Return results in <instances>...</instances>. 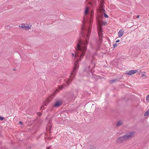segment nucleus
<instances>
[{
  "label": "nucleus",
  "instance_id": "obj_29",
  "mask_svg": "<svg viewBox=\"0 0 149 149\" xmlns=\"http://www.w3.org/2000/svg\"><path fill=\"white\" fill-rule=\"evenodd\" d=\"M92 14H91V17H92Z\"/></svg>",
  "mask_w": 149,
  "mask_h": 149
},
{
  "label": "nucleus",
  "instance_id": "obj_2",
  "mask_svg": "<svg viewBox=\"0 0 149 149\" xmlns=\"http://www.w3.org/2000/svg\"><path fill=\"white\" fill-rule=\"evenodd\" d=\"M133 134V132L127 133L123 136L119 137L116 140V142L119 144L122 143L124 141L127 140L132 137Z\"/></svg>",
  "mask_w": 149,
  "mask_h": 149
},
{
  "label": "nucleus",
  "instance_id": "obj_24",
  "mask_svg": "<svg viewBox=\"0 0 149 149\" xmlns=\"http://www.w3.org/2000/svg\"><path fill=\"white\" fill-rule=\"evenodd\" d=\"M139 15H138L137 16V18H139Z\"/></svg>",
  "mask_w": 149,
  "mask_h": 149
},
{
  "label": "nucleus",
  "instance_id": "obj_22",
  "mask_svg": "<svg viewBox=\"0 0 149 149\" xmlns=\"http://www.w3.org/2000/svg\"><path fill=\"white\" fill-rule=\"evenodd\" d=\"M95 149V148L93 146L92 148H91L90 149Z\"/></svg>",
  "mask_w": 149,
  "mask_h": 149
},
{
  "label": "nucleus",
  "instance_id": "obj_7",
  "mask_svg": "<svg viewBox=\"0 0 149 149\" xmlns=\"http://www.w3.org/2000/svg\"><path fill=\"white\" fill-rule=\"evenodd\" d=\"M122 124V121L121 120H119L118 121L117 124L116 125V127H119Z\"/></svg>",
  "mask_w": 149,
  "mask_h": 149
},
{
  "label": "nucleus",
  "instance_id": "obj_27",
  "mask_svg": "<svg viewBox=\"0 0 149 149\" xmlns=\"http://www.w3.org/2000/svg\"><path fill=\"white\" fill-rule=\"evenodd\" d=\"M90 68V66H89L88 67V69H89Z\"/></svg>",
  "mask_w": 149,
  "mask_h": 149
},
{
  "label": "nucleus",
  "instance_id": "obj_11",
  "mask_svg": "<svg viewBox=\"0 0 149 149\" xmlns=\"http://www.w3.org/2000/svg\"><path fill=\"white\" fill-rule=\"evenodd\" d=\"M89 11V8L88 7H87L85 9V15H87V14L88 13Z\"/></svg>",
  "mask_w": 149,
  "mask_h": 149
},
{
  "label": "nucleus",
  "instance_id": "obj_6",
  "mask_svg": "<svg viewBox=\"0 0 149 149\" xmlns=\"http://www.w3.org/2000/svg\"><path fill=\"white\" fill-rule=\"evenodd\" d=\"M124 33V31L123 30H120L118 33V37L119 38L121 37Z\"/></svg>",
  "mask_w": 149,
  "mask_h": 149
},
{
  "label": "nucleus",
  "instance_id": "obj_16",
  "mask_svg": "<svg viewBox=\"0 0 149 149\" xmlns=\"http://www.w3.org/2000/svg\"><path fill=\"white\" fill-rule=\"evenodd\" d=\"M47 104H45L44 105H43L42 107H41V109H42V108H45V107L46 106Z\"/></svg>",
  "mask_w": 149,
  "mask_h": 149
},
{
  "label": "nucleus",
  "instance_id": "obj_30",
  "mask_svg": "<svg viewBox=\"0 0 149 149\" xmlns=\"http://www.w3.org/2000/svg\"><path fill=\"white\" fill-rule=\"evenodd\" d=\"M76 54L74 56L75 57L76 56Z\"/></svg>",
  "mask_w": 149,
  "mask_h": 149
},
{
  "label": "nucleus",
  "instance_id": "obj_9",
  "mask_svg": "<svg viewBox=\"0 0 149 149\" xmlns=\"http://www.w3.org/2000/svg\"><path fill=\"white\" fill-rule=\"evenodd\" d=\"M19 27L20 28H22L23 29L25 30L26 25L25 24H22L21 25L19 26Z\"/></svg>",
  "mask_w": 149,
  "mask_h": 149
},
{
  "label": "nucleus",
  "instance_id": "obj_10",
  "mask_svg": "<svg viewBox=\"0 0 149 149\" xmlns=\"http://www.w3.org/2000/svg\"><path fill=\"white\" fill-rule=\"evenodd\" d=\"M118 81V79H114L113 80H111L110 82L111 83H113L114 82Z\"/></svg>",
  "mask_w": 149,
  "mask_h": 149
},
{
  "label": "nucleus",
  "instance_id": "obj_20",
  "mask_svg": "<svg viewBox=\"0 0 149 149\" xmlns=\"http://www.w3.org/2000/svg\"><path fill=\"white\" fill-rule=\"evenodd\" d=\"M19 123L21 125H22V124H23L22 123L21 121H19Z\"/></svg>",
  "mask_w": 149,
  "mask_h": 149
},
{
  "label": "nucleus",
  "instance_id": "obj_19",
  "mask_svg": "<svg viewBox=\"0 0 149 149\" xmlns=\"http://www.w3.org/2000/svg\"><path fill=\"white\" fill-rule=\"evenodd\" d=\"M4 119V118L0 116V120H3Z\"/></svg>",
  "mask_w": 149,
  "mask_h": 149
},
{
  "label": "nucleus",
  "instance_id": "obj_18",
  "mask_svg": "<svg viewBox=\"0 0 149 149\" xmlns=\"http://www.w3.org/2000/svg\"><path fill=\"white\" fill-rule=\"evenodd\" d=\"M117 45L116 43H115L113 44V46L114 48H115L116 47Z\"/></svg>",
  "mask_w": 149,
  "mask_h": 149
},
{
  "label": "nucleus",
  "instance_id": "obj_21",
  "mask_svg": "<svg viewBox=\"0 0 149 149\" xmlns=\"http://www.w3.org/2000/svg\"><path fill=\"white\" fill-rule=\"evenodd\" d=\"M120 42V40H117L116 41V42Z\"/></svg>",
  "mask_w": 149,
  "mask_h": 149
},
{
  "label": "nucleus",
  "instance_id": "obj_13",
  "mask_svg": "<svg viewBox=\"0 0 149 149\" xmlns=\"http://www.w3.org/2000/svg\"><path fill=\"white\" fill-rule=\"evenodd\" d=\"M146 100L147 102H149V94L147 96Z\"/></svg>",
  "mask_w": 149,
  "mask_h": 149
},
{
  "label": "nucleus",
  "instance_id": "obj_14",
  "mask_svg": "<svg viewBox=\"0 0 149 149\" xmlns=\"http://www.w3.org/2000/svg\"><path fill=\"white\" fill-rule=\"evenodd\" d=\"M30 29V27L29 26H26V28H25V30H26V29Z\"/></svg>",
  "mask_w": 149,
  "mask_h": 149
},
{
  "label": "nucleus",
  "instance_id": "obj_25",
  "mask_svg": "<svg viewBox=\"0 0 149 149\" xmlns=\"http://www.w3.org/2000/svg\"><path fill=\"white\" fill-rule=\"evenodd\" d=\"M72 56H74V54L73 53H72Z\"/></svg>",
  "mask_w": 149,
  "mask_h": 149
},
{
  "label": "nucleus",
  "instance_id": "obj_17",
  "mask_svg": "<svg viewBox=\"0 0 149 149\" xmlns=\"http://www.w3.org/2000/svg\"><path fill=\"white\" fill-rule=\"evenodd\" d=\"M104 16L106 18H107L108 17V15L106 14L105 13H104Z\"/></svg>",
  "mask_w": 149,
  "mask_h": 149
},
{
  "label": "nucleus",
  "instance_id": "obj_4",
  "mask_svg": "<svg viewBox=\"0 0 149 149\" xmlns=\"http://www.w3.org/2000/svg\"><path fill=\"white\" fill-rule=\"evenodd\" d=\"M62 104V102L60 101H57L54 104L53 107H57L61 105Z\"/></svg>",
  "mask_w": 149,
  "mask_h": 149
},
{
  "label": "nucleus",
  "instance_id": "obj_23",
  "mask_svg": "<svg viewBox=\"0 0 149 149\" xmlns=\"http://www.w3.org/2000/svg\"><path fill=\"white\" fill-rule=\"evenodd\" d=\"M47 149H51L50 147H48V148H47Z\"/></svg>",
  "mask_w": 149,
  "mask_h": 149
},
{
  "label": "nucleus",
  "instance_id": "obj_3",
  "mask_svg": "<svg viewBox=\"0 0 149 149\" xmlns=\"http://www.w3.org/2000/svg\"><path fill=\"white\" fill-rule=\"evenodd\" d=\"M137 72V70H130L127 71L126 74H127L128 75H131L134 74L135 73Z\"/></svg>",
  "mask_w": 149,
  "mask_h": 149
},
{
  "label": "nucleus",
  "instance_id": "obj_1",
  "mask_svg": "<svg viewBox=\"0 0 149 149\" xmlns=\"http://www.w3.org/2000/svg\"><path fill=\"white\" fill-rule=\"evenodd\" d=\"M81 31V35L85 38V40L82 41L81 40H79L77 45V47L76 48V51L79 53V55H80V56L79 59L77 60L74 63V68L72 71L71 73V75L70 76V77L68 79L65 81V84L59 87V88L60 90L62 89L64 87L69 85L71 83L75 75L79 68L78 62L81 60L85 54L87 49L86 45L88 43V38L90 36L91 33V29L90 27L88 29H86L84 27H83L82 28Z\"/></svg>",
  "mask_w": 149,
  "mask_h": 149
},
{
  "label": "nucleus",
  "instance_id": "obj_28",
  "mask_svg": "<svg viewBox=\"0 0 149 149\" xmlns=\"http://www.w3.org/2000/svg\"><path fill=\"white\" fill-rule=\"evenodd\" d=\"M16 70V69H13V70Z\"/></svg>",
  "mask_w": 149,
  "mask_h": 149
},
{
  "label": "nucleus",
  "instance_id": "obj_15",
  "mask_svg": "<svg viewBox=\"0 0 149 149\" xmlns=\"http://www.w3.org/2000/svg\"><path fill=\"white\" fill-rule=\"evenodd\" d=\"M37 114L38 115V116L40 117L42 115V114L40 112H38L37 113Z\"/></svg>",
  "mask_w": 149,
  "mask_h": 149
},
{
  "label": "nucleus",
  "instance_id": "obj_26",
  "mask_svg": "<svg viewBox=\"0 0 149 149\" xmlns=\"http://www.w3.org/2000/svg\"><path fill=\"white\" fill-rule=\"evenodd\" d=\"M91 22H91V21H90V25H91Z\"/></svg>",
  "mask_w": 149,
  "mask_h": 149
},
{
  "label": "nucleus",
  "instance_id": "obj_5",
  "mask_svg": "<svg viewBox=\"0 0 149 149\" xmlns=\"http://www.w3.org/2000/svg\"><path fill=\"white\" fill-rule=\"evenodd\" d=\"M78 92V90L76 89L75 91V94H74L73 93H70V96L72 98H74L76 97V95L77 94Z\"/></svg>",
  "mask_w": 149,
  "mask_h": 149
},
{
  "label": "nucleus",
  "instance_id": "obj_8",
  "mask_svg": "<svg viewBox=\"0 0 149 149\" xmlns=\"http://www.w3.org/2000/svg\"><path fill=\"white\" fill-rule=\"evenodd\" d=\"M102 29H101V28H100V29L99 30L98 32V35H99V36L100 38V36H102Z\"/></svg>",
  "mask_w": 149,
  "mask_h": 149
},
{
  "label": "nucleus",
  "instance_id": "obj_12",
  "mask_svg": "<svg viewBox=\"0 0 149 149\" xmlns=\"http://www.w3.org/2000/svg\"><path fill=\"white\" fill-rule=\"evenodd\" d=\"M149 114V109L145 113L144 115L145 116H147Z\"/></svg>",
  "mask_w": 149,
  "mask_h": 149
}]
</instances>
